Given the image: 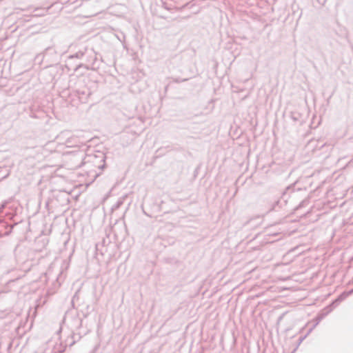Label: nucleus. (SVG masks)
Segmentation results:
<instances>
[{
	"label": "nucleus",
	"instance_id": "nucleus-1",
	"mask_svg": "<svg viewBox=\"0 0 353 353\" xmlns=\"http://www.w3.org/2000/svg\"><path fill=\"white\" fill-rule=\"evenodd\" d=\"M56 139L59 143L62 142L67 147L78 145L79 143L77 138L72 136L69 131L61 132Z\"/></svg>",
	"mask_w": 353,
	"mask_h": 353
},
{
	"label": "nucleus",
	"instance_id": "nucleus-2",
	"mask_svg": "<svg viewBox=\"0 0 353 353\" xmlns=\"http://www.w3.org/2000/svg\"><path fill=\"white\" fill-rule=\"evenodd\" d=\"M84 157H85V153L83 151H79L77 153H76L72 156V158H71L72 161H76V160L80 161L79 163H78L77 165H74L75 168H80L82 166V165L84 163L83 161Z\"/></svg>",
	"mask_w": 353,
	"mask_h": 353
},
{
	"label": "nucleus",
	"instance_id": "nucleus-3",
	"mask_svg": "<svg viewBox=\"0 0 353 353\" xmlns=\"http://www.w3.org/2000/svg\"><path fill=\"white\" fill-rule=\"evenodd\" d=\"M292 119H293V120H294V121H297V120H298V118H297V117H296L294 114H292Z\"/></svg>",
	"mask_w": 353,
	"mask_h": 353
},
{
	"label": "nucleus",
	"instance_id": "nucleus-4",
	"mask_svg": "<svg viewBox=\"0 0 353 353\" xmlns=\"http://www.w3.org/2000/svg\"><path fill=\"white\" fill-rule=\"evenodd\" d=\"M5 204H3L0 208V212L2 211V210L4 208Z\"/></svg>",
	"mask_w": 353,
	"mask_h": 353
},
{
	"label": "nucleus",
	"instance_id": "nucleus-5",
	"mask_svg": "<svg viewBox=\"0 0 353 353\" xmlns=\"http://www.w3.org/2000/svg\"><path fill=\"white\" fill-rule=\"evenodd\" d=\"M353 292V289L350 292V293H352Z\"/></svg>",
	"mask_w": 353,
	"mask_h": 353
},
{
	"label": "nucleus",
	"instance_id": "nucleus-6",
	"mask_svg": "<svg viewBox=\"0 0 353 353\" xmlns=\"http://www.w3.org/2000/svg\"><path fill=\"white\" fill-rule=\"evenodd\" d=\"M54 353H56V352H54Z\"/></svg>",
	"mask_w": 353,
	"mask_h": 353
}]
</instances>
